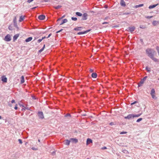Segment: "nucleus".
Returning <instances> with one entry per match:
<instances>
[{
	"label": "nucleus",
	"mask_w": 159,
	"mask_h": 159,
	"mask_svg": "<svg viewBox=\"0 0 159 159\" xmlns=\"http://www.w3.org/2000/svg\"><path fill=\"white\" fill-rule=\"evenodd\" d=\"M153 52H154V51L151 48H148L146 50V53L150 58L152 57L153 56H154V55L152 53Z\"/></svg>",
	"instance_id": "nucleus-1"
},
{
	"label": "nucleus",
	"mask_w": 159,
	"mask_h": 159,
	"mask_svg": "<svg viewBox=\"0 0 159 159\" xmlns=\"http://www.w3.org/2000/svg\"><path fill=\"white\" fill-rule=\"evenodd\" d=\"M147 76L144 77L143 79H141L140 81L138 83V88H139L142 86L143 84H144V81L146 80V79L147 78Z\"/></svg>",
	"instance_id": "nucleus-2"
},
{
	"label": "nucleus",
	"mask_w": 159,
	"mask_h": 159,
	"mask_svg": "<svg viewBox=\"0 0 159 159\" xmlns=\"http://www.w3.org/2000/svg\"><path fill=\"white\" fill-rule=\"evenodd\" d=\"M37 114L39 117V118L40 119H44V117L43 112L42 111H39L38 112Z\"/></svg>",
	"instance_id": "nucleus-3"
},
{
	"label": "nucleus",
	"mask_w": 159,
	"mask_h": 159,
	"mask_svg": "<svg viewBox=\"0 0 159 159\" xmlns=\"http://www.w3.org/2000/svg\"><path fill=\"white\" fill-rule=\"evenodd\" d=\"M4 40L7 42H9L11 40V35L9 34H7L5 37Z\"/></svg>",
	"instance_id": "nucleus-4"
},
{
	"label": "nucleus",
	"mask_w": 159,
	"mask_h": 159,
	"mask_svg": "<svg viewBox=\"0 0 159 159\" xmlns=\"http://www.w3.org/2000/svg\"><path fill=\"white\" fill-rule=\"evenodd\" d=\"M88 15L87 13H84L82 16V18L81 20H87L88 18Z\"/></svg>",
	"instance_id": "nucleus-5"
},
{
	"label": "nucleus",
	"mask_w": 159,
	"mask_h": 159,
	"mask_svg": "<svg viewBox=\"0 0 159 159\" xmlns=\"http://www.w3.org/2000/svg\"><path fill=\"white\" fill-rule=\"evenodd\" d=\"M13 22L14 27L17 28V30H19V27L17 24L16 18V16H15L13 19Z\"/></svg>",
	"instance_id": "nucleus-6"
},
{
	"label": "nucleus",
	"mask_w": 159,
	"mask_h": 159,
	"mask_svg": "<svg viewBox=\"0 0 159 159\" xmlns=\"http://www.w3.org/2000/svg\"><path fill=\"white\" fill-rule=\"evenodd\" d=\"M125 119H128L129 120H130L131 119H132L134 118V114H130L126 116H125L124 117Z\"/></svg>",
	"instance_id": "nucleus-7"
},
{
	"label": "nucleus",
	"mask_w": 159,
	"mask_h": 159,
	"mask_svg": "<svg viewBox=\"0 0 159 159\" xmlns=\"http://www.w3.org/2000/svg\"><path fill=\"white\" fill-rule=\"evenodd\" d=\"M91 30V29H89V30H88L80 32H78L77 33V35H81V34H86V33H87L88 32H89Z\"/></svg>",
	"instance_id": "nucleus-8"
},
{
	"label": "nucleus",
	"mask_w": 159,
	"mask_h": 159,
	"mask_svg": "<svg viewBox=\"0 0 159 159\" xmlns=\"http://www.w3.org/2000/svg\"><path fill=\"white\" fill-rule=\"evenodd\" d=\"M128 30L130 32L132 33L134 31L135 29V27L134 26H133L132 27H129L128 28Z\"/></svg>",
	"instance_id": "nucleus-9"
},
{
	"label": "nucleus",
	"mask_w": 159,
	"mask_h": 159,
	"mask_svg": "<svg viewBox=\"0 0 159 159\" xmlns=\"http://www.w3.org/2000/svg\"><path fill=\"white\" fill-rule=\"evenodd\" d=\"M1 80L3 83H7V79L5 76L3 75L1 77Z\"/></svg>",
	"instance_id": "nucleus-10"
},
{
	"label": "nucleus",
	"mask_w": 159,
	"mask_h": 159,
	"mask_svg": "<svg viewBox=\"0 0 159 159\" xmlns=\"http://www.w3.org/2000/svg\"><path fill=\"white\" fill-rule=\"evenodd\" d=\"M45 18V16L43 14L40 15L39 16L38 18L40 20H44Z\"/></svg>",
	"instance_id": "nucleus-11"
},
{
	"label": "nucleus",
	"mask_w": 159,
	"mask_h": 159,
	"mask_svg": "<svg viewBox=\"0 0 159 159\" xmlns=\"http://www.w3.org/2000/svg\"><path fill=\"white\" fill-rule=\"evenodd\" d=\"M93 140H92L90 138H88L86 140V145H88L89 144L92 143Z\"/></svg>",
	"instance_id": "nucleus-12"
},
{
	"label": "nucleus",
	"mask_w": 159,
	"mask_h": 159,
	"mask_svg": "<svg viewBox=\"0 0 159 159\" xmlns=\"http://www.w3.org/2000/svg\"><path fill=\"white\" fill-rule=\"evenodd\" d=\"M84 29V28L82 27H75L74 28V30L75 31H81Z\"/></svg>",
	"instance_id": "nucleus-13"
},
{
	"label": "nucleus",
	"mask_w": 159,
	"mask_h": 159,
	"mask_svg": "<svg viewBox=\"0 0 159 159\" xmlns=\"http://www.w3.org/2000/svg\"><path fill=\"white\" fill-rule=\"evenodd\" d=\"M70 140L71 141V142L73 143H76L78 142V139L76 138H71L70 139Z\"/></svg>",
	"instance_id": "nucleus-14"
},
{
	"label": "nucleus",
	"mask_w": 159,
	"mask_h": 159,
	"mask_svg": "<svg viewBox=\"0 0 159 159\" xmlns=\"http://www.w3.org/2000/svg\"><path fill=\"white\" fill-rule=\"evenodd\" d=\"M19 36V34H16L14 35L13 37V41L14 42L16 40Z\"/></svg>",
	"instance_id": "nucleus-15"
},
{
	"label": "nucleus",
	"mask_w": 159,
	"mask_h": 159,
	"mask_svg": "<svg viewBox=\"0 0 159 159\" xmlns=\"http://www.w3.org/2000/svg\"><path fill=\"white\" fill-rule=\"evenodd\" d=\"M158 5V3H157L155 4H153L151 5H150L149 7L148 8L149 9H152L155 7H156Z\"/></svg>",
	"instance_id": "nucleus-16"
},
{
	"label": "nucleus",
	"mask_w": 159,
	"mask_h": 159,
	"mask_svg": "<svg viewBox=\"0 0 159 159\" xmlns=\"http://www.w3.org/2000/svg\"><path fill=\"white\" fill-rule=\"evenodd\" d=\"M70 142V140L66 139L64 141V144L66 145H69Z\"/></svg>",
	"instance_id": "nucleus-17"
},
{
	"label": "nucleus",
	"mask_w": 159,
	"mask_h": 159,
	"mask_svg": "<svg viewBox=\"0 0 159 159\" xmlns=\"http://www.w3.org/2000/svg\"><path fill=\"white\" fill-rule=\"evenodd\" d=\"M120 4L121 6L125 7L126 6L125 2L124 0H120Z\"/></svg>",
	"instance_id": "nucleus-18"
},
{
	"label": "nucleus",
	"mask_w": 159,
	"mask_h": 159,
	"mask_svg": "<svg viewBox=\"0 0 159 159\" xmlns=\"http://www.w3.org/2000/svg\"><path fill=\"white\" fill-rule=\"evenodd\" d=\"M91 76L92 78H96L97 77V74L96 73H93L91 75Z\"/></svg>",
	"instance_id": "nucleus-19"
},
{
	"label": "nucleus",
	"mask_w": 159,
	"mask_h": 159,
	"mask_svg": "<svg viewBox=\"0 0 159 159\" xmlns=\"http://www.w3.org/2000/svg\"><path fill=\"white\" fill-rule=\"evenodd\" d=\"M32 39H33V38L31 37H29L28 38H27L25 40V41L26 42H29Z\"/></svg>",
	"instance_id": "nucleus-20"
},
{
	"label": "nucleus",
	"mask_w": 159,
	"mask_h": 159,
	"mask_svg": "<svg viewBox=\"0 0 159 159\" xmlns=\"http://www.w3.org/2000/svg\"><path fill=\"white\" fill-rule=\"evenodd\" d=\"M68 21V20L67 19H65L62 20V22L60 24V25H63L64 23L67 22Z\"/></svg>",
	"instance_id": "nucleus-21"
},
{
	"label": "nucleus",
	"mask_w": 159,
	"mask_h": 159,
	"mask_svg": "<svg viewBox=\"0 0 159 159\" xmlns=\"http://www.w3.org/2000/svg\"><path fill=\"white\" fill-rule=\"evenodd\" d=\"M21 81H20V84H22L25 82V80L24 76L22 75L21 77Z\"/></svg>",
	"instance_id": "nucleus-22"
},
{
	"label": "nucleus",
	"mask_w": 159,
	"mask_h": 159,
	"mask_svg": "<svg viewBox=\"0 0 159 159\" xmlns=\"http://www.w3.org/2000/svg\"><path fill=\"white\" fill-rule=\"evenodd\" d=\"M26 110H31L30 109V108L28 107H24L21 110L22 111H25Z\"/></svg>",
	"instance_id": "nucleus-23"
},
{
	"label": "nucleus",
	"mask_w": 159,
	"mask_h": 159,
	"mask_svg": "<svg viewBox=\"0 0 159 159\" xmlns=\"http://www.w3.org/2000/svg\"><path fill=\"white\" fill-rule=\"evenodd\" d=\"M154 56H153L152 57H151V58L152 60L156 62H158L159 61L155 57H154Z\"/></svg>",
	"instance_id": "nucleus-24"
},
{
	"label": "nucleus",
	"mask_w": 159,
	"mask_h": 159,
	"mask_svg": "<svg viewBox=\"0 0 159 159\" xmlns=\"http://www.w3.org/2000/svg\"><path fill=\"white\" fill-rule=\"evenodd\" d=\"M25 16H20V18L19 19V21L20 22H21L24 19Z\"/></svg>",
	"instance_id": "nucleus-25"
},
{
	"label": "nucleus",
	"mask_w": 159,
	"mask_h": 159,
	"mask_svg": "<svg viewBox=\"0 0 159 159\" xmlns=\"http://www.w3.org/2000/svg\"><path fill=\"white\" fill-rule=\"evenodd\" d=\"M75 14L76 16H81L82 15V14L81 13L79 12H76Z\"/></svg>",
	"instance_id": "nucleus-26"
},
{
	"label": "nucleus",
	"mask_w": 159,
	"mask_h": 159,
	"mask_svg": "<svg viewBox=\"0 0 159 159\" xmlns=\"http://www.w3.org/2000/svg\"><path fill=\"white\" fill-rule=\"evenodd\" d=\"M61 7H62V6L61 5H58L57 6H54V8L55 9L58 10V9H59V8H60Z\"/></svg>",
	"instance_id": "nucleus-27"
},
{
	"label": "nucleus",
	"mask_w": 159,
	"mask_h": 159,
	"mask_svg": "<svg viewBox=\"0 0 159 159\" xmlns=\"http://www.w3.org/2000/svg\"><path fill=\"white\" fill-rule=\"evenodd\" d=\"M145 70L148 72H150L151 70L150 68L148 67L147 66L146 67Z\"/></svg>",
	"instance_id": "nucleus-28"
},
{
	"label": "nucleus",
	"mask_w": 159,
	"mask_h": 159,
	"mask_svg": "<svg viewBox=\"0 0 159 159\" xmlns=\"http://www.w3.org/2000/svg\"><path fill=\"white\" fill-rule=\"evenodd\" d=\"M158 23V22L157 21L154 20L152 22V24L154 25H156Z\"/></svg>",
	"instance_id": "nucleus-29"
},
{
	"label": "nucleus",
	"mask_w": 159,
	"mask_h": 159,
	"mask_svg": "<svg viewBox=\"0 0 159 159\" xmlns=\"http://www.w3.org/2000/svg\"><path fill=\"white\" fill-rule=\"evenodd\" d=\"M8 29L10 30H12L13 29V26L12 24H11L8 26Z\"/></svg>",
	"instance_id": "nucleus-30"
},
{
	"label": "nucleus",
	"mask_w": 159,
	"mask_h": 159,
	"mask_svg": "<svg viewBox=\"0 0 159 159\" xmlns=\"http://www.w3.org/2000/svg\"><path fill=\"white\" fill-rule=\"evenodd\" d=\"M155 93V90L154 89H152L151 91L150 94H154Z\"/></svg>",
	"instance_id": "nucleus-31"
},
{
	"label": "nucleus",
	"mask_w": 159,
	"mask_h": 159,
	"mask_svg": "<svg viewBox=\"0 0 159 159\" xmlns=\"http://www.w3.org/2000/svg\"><path fill=\"white\" fill-rule=\"evenodd\" d=\"M143 6V4H139V5H136L134 7L135 8H137L139 7H142Z\"/></svg>",
	"instance_id": "nucleus-32"
},
{
	"label": "nucleus",
	"mask_w": 159,
	"mask_h": 159,
	"mask_svg": "<svg viewBox=\"0 0 159 159\" xmlns=\"http://www.w3.org/2000/svg\"><path fill=\"white\" fill-rule=\"evenodd\" d=\"M141 115V114H134V118L135 117H139Z\"/></svg>",
	"instance_id": "nucleus-33"
},
{
	"label": "nucleus",
	"mask_w": 159,
	"mask_h": 159,
	"mask_svg": "<svg viewBox=\"0 0 159 159\" xmlns=\"http://www.w3.org/2000/svg\"><path fill=\"white\" fill-rule=\"evenodd\" d=\"M65 117H71V115L69 113H67L66 115H65L64 116Z\"/></svg>",
	"instance_id": "nucleus-34"
},
{
	"label": "nucleus",
	"mask_w": 159,
	"mask_h": 159,
	"mask_svg": "<svg viewBox=\"0 0 159 159\" xmlns=\"http://www.w3.org/2000/svg\"><path fill=\"white\" fill-rule=\"evenodd\" d=\"M131 14V12L129 11V12H125L123 14V15H127Z\"/></svg>",
	"instance_id": "nucleus-35"
},
{
	"label": "nucleus",
	"mask_w": 159,
	"mask_h": 159,
	"mask_svg": "<svg viewBox=\"0 0 159 159\" xmlns=\"http://www.w3.org/2000/svg\"><path fill=\"white\" fill-rule=\"evenodd\" d=\"M71 19L72 20L74 21H76L77 20V18L76 17H72Z\"/></svg>",
	"instance_id": "nucleus-36"
},
{
	"label": "nucleus",
	"mask_w": 159,
	"mask_h": 159,
	"mask_svg": "<svg viewBox=\"0 0 159 159\" xmlns=\"http://www.w3.org/2000/svg\"><path fill=\"white\" fill-rule=\"evenodd\" d=\"M143 120V119L142 118H140L139 119H138L137 120H136V122H139L140 121H141L142 120Z\"/></svg>",
	"instance_id": "nucleus-37"
},
{
	"label": "nucleus",
	"mask_w": 159,
	"mask_h": 159,
	"mask_svg": "<svg viewBox=\"0 0 159 159\" xmlns=\"http://www.w3.org/2000/svg\"><path fill=\"white\" fill-rule=\"evenodd\" d=\"M156 50H157V52H158V55H159V46H157L156 47Z\"/></svg>",
	"instance_id": "nucleus-38"
},
{
	"label": "nucleus",
	"mask_w": 159,
	"mask_h": 159,
	"mask_svg": "<svg viewBox=\"0 0 159 159\" xmlns=\"http://www.w3.org/2000/svg\"><path fill=\"white\" fill-rule=\"evenodd\" d=\"M140 28L141 29H145L146 28V26L143 25H140L139 26Z\"/></svg>",
	"instance_id": "nucleus-39"
},
{
	"label": "nucleus",
	"mask_w": 159,
	"mask_h": 159,
	"mask_svg": "<svg viewBox=\"0 0 159 159\" xmlns=\"http://www.w3.org/2000/svg\"><path fill=\"white\" fill-rule=\"evenodd\" d=\"M138 102V101H134V102H132V103H131L130 104V105H132L134 104H135L137 103Z\"/></svg>",
	"instance_id": "nucleus-40"
},
{
	"label": "nucleus",
	"mask_w": 159,
	"mask_h": 159,
	"mask_svg": "<svg viewBox=\"0 0 159 159\" xmlns=\"http://www.w3.org/2000/svg\"><path fill=\"white\" fill-rule=\"evenodd\" d=\"M18 142H19V143L20 144H22V140L21 139H19L18 140Z\"/></svg>",
	"instance_id": "nucleus-41"
},
{
	"label": "nucleus",
	"mask_w": 159,
	"mask_h": 159,
	"mask_svg": "<svg viewBox=\"0 0 159 159\" xmlns=\"http://www.w3.org/2000/svg\"><path fill=\"white\" fill-rule=\"evenodd\" d=\"M152 17H153L152 16H146L145 17L146 18L148 19H150L152 18Z\"/></svg>",
	"instance_id": "nucleus-42"
},
{
	"label": "nucleus",
	"mask_w": 159,
	"mask_h": 159,
	"mask_svg": "<svg viewBox=\"0 0 159 159\" xmlns=\"http://www.w3.org/2000/svg\"><path fill=\"white\" fill-rule=\"evenodd\" d=\"M140 42L143 45L144 44V42H143V39H140Z\"/></svg>",
	"instance_id": "nucleus-43"
},
{
	"label": "nucleus",
	"mask_w": 159,
	"mask_h": 159,
	"mask_svg": "<svg viewBox=\"0 0 159 159\" xmlns=\"http://www.w3.org/2000/svg\"><path fill=\"white\" fill-rule=\"evenodd\" d=\"M127 133V132H125V131H122L120 133V134H126Z\"/></svg>",
	"instance_id": "nucleus-44"
},
{
	"label": "nucleus",
	"mask_w": 159,
	"mask_h": 159,
	"mask_svg": "<svg viewBox=\"0 0 159 159\" xmlns=\"http://www.w3.org/2000/svg\"><path fill=\"white\" fill-rule=\"evenodd\" d=\"M31 149L33 150H38V148L34 147H32Z\"/></svg>",
	"instance_id": "nucleus-45"
},
{
	"label": "nucleus",
	"mask_w": 159,
	"mask_h": 159,
	"mask_svg": "<svg viewBox=\"0 0 159 159\" xmlns=\"http://www.w3.org/2000/svg\"><path fill=\"white\" fill-rule=\"evenodd\" d=\"M44 50L43 48H42L40 50H39L38 52L40 53L41 52H42L43 50Z\"/></svg>",
	"instance_id": "nucleus-46"
},
{
	"label": "nucleus",
	"mask_w": 159,
	"mask_h": 159,
	"mask_svg": "<svg viewBox=\"0 0 159 159\" xmlns=\"http://www.w3.org/2000/svg\"><path fill=\"white\" fill-rule=\"evenodd\" d=\"M18 104L20 107H24V105L23 104H21L20 103H19Z\"/></svg>",
	"instance_id": "nucleus-47"
},
{
	"label": "nucleus",
	"mask_w": 159,
	"mask_h": 159,
	"mask_svg": "<svg viewBox=\"0 0 159 159\" xmlns=\"http://www.w3.org/2000/svg\"><path fill=\"white\" fill-rule=\"evenodd\" d=\"M50 1V0H43L42 1V2H49Z\"/></svg>",
	"instance_id": "nucleus-48"
},
{
	"label": "nucleus",
	"mask_w": 159,
	"mask_h": 159,
	"mask_svg": "<svg viewBox=\"0 0 159 159\" xmlns=\"http://www.w3.org/2000/svg\"><path fill=\"white\" fill-rule=\"evenodd\" d=\"M14 109L16 110L18 109L17 105V104L15 105V106L14 107Z\"/></svg>",
	"instance_id": "nucleus-49"
},
{
	"label": "nucleus",
	"mask_w": 159,
	"mask_h": 159,
	"mask_svg": "<svg viewBox=\"0 0 159 159\" xmlns=\"http://www.w3.org/2000/svg\"><path fill=\"white\" fill-rule=\"evenodd\" d=\"M122 152H123L124 153H125L126 154H127L128 152V151L126 150H124L123 151H122Z\"/></svg>",
	"instance_id": "nucleus-50"
},
{
	"label": "nucleus",
	"mask_w": 159,
	"mask_h": 159,
	"mask_svg": "<svg viewBox=\"0 0 159 159\" xmlns=\"http://www.w3.org/2000/svg\"><path fill=\"white\" fill-rule=\"evenodd\" d=\"M119 27V26L118 25H114V26H113L112 27V28H116L118 27Z\"/></svg>",
	"instance_id": "nucleus-51"
},
{
	"label": "nucleus",
	"mask_w": 159,
	"mask_h": 159,
	"mask_svg": "<svg viewBox=\"0 0 159 159\" xmlns=\"http://www.w3.org/2000/svg\"><path fill=\"white\" fill-rule=\"evenodd\" d=\"M32 99L34 100H36L37 99V98L35 96H32Z\"/></svg>",
	"instance_id": "nucleus-52"
},
{
	"label": "nucleus",
	"mask_w": 159,
	"mask_h": 159,
	"mask_svg": "<svg viewBox=\"0 0 159 159\" xmlns=\"http://www.w3.org/2000/svg\"><path fill=\"white\" fill-rule=\"evenodd\" d=\"M42 39H38L37 41V42L38 43H40V42H41L42 41Z\"/></svg>",
	"instance_id": "nucleus-53"
},
{
	"label": "nucleus",
	"mask_w": 159,
	"mask_h": 159,
	"mask_svg": "<svg viewBox=\"0 0 159 159\" xmlns=\"http://www.w3.org/2000/svg\"><path fill=\"white\" fill-rule=\"evenodd\" d=\"M62 30H63L62 29H61L60 30H59L58 31H57L56 33H59L61 32L62 31Z\"/></svg>",
	"instance_id": "nucleus-54"
},
{
	"label": "nucleus",
	"mask_w": 159,
	"mask_h": 159,
	"mask_svg": "<svg viewBox=\"0 0 159 159\" xmlns=\"http://www.w3.org/2000/svg\"><path fill=\"white\" fill-rule=\"evenodd\" d=\"M101 149L102 150L106 149H107V148L105 146H104Z\"/></svg>",
	"instance_id": "nucleus-55"
},
{
	"label": "nucleus",
	"mask_w": 159,
	"mask_h": 159,
	"mask_svg": "<svg viewBox=\"0 0 159 159\" xmlns=\"http://www.w3.org/2000/svg\"><path fill=\"white\" fill-rule=\"evenodd\" d=\"M34 0H28L27 2L29 3H30L31 2H32Z\"/></svg>",
	"instance_id": "nucleus-56"
},
{
	"label": "nucleus",
	"mask_w": 159,
	"mask_h": 159,
	"mask_svg": "<svg viewBox=\"0 0 159 159\" xmlns=\"http://www.w3.org/2000/svg\"><path fill=\"white\" fill-rule=\"evenodd\" d=\"M55 154H56V152H55V151H53L52 153V155L53 156L55 155Z\"/></svg>",
	"instance_id": "nucleus-57"
},
{
	"label": "nucleus",
	"mask_w": 159,
	"mask_h": 159,
	"mask_svg": "<svg viewBox=\"0 0 159 159\" xmlns=\"http://www.w3.org/2000/svg\"><path fill=\"white\" fill-rule=\"evenodd\" d=\"M114 125V123L113 122H111L109 123V125Z\"/></svg>",
	"instance_id": "nucleus-58"
},
{
	"label": "nucleus",
	"mask_w": 159,
	"mask_h": 159,
	"mask_svg": "<svg viewBox=\"0 0 159 159\" xmlns=\"http://www.w3.org/2000/svg\"><path fill=\"white\" fill-rule=\"evenodd\" d=\"M15 100L14 99H13V100H12L11 101V103H15Z\"/></svg>",
	"instance_id": "nucleus-59"
},
{
	"label": "nucleus",
	"mask_w": 159,
	"mask_h": 159,
	"mask_svg": "<svg viewBox=\"0 0 159 159\" xmlns=\"http://www.w3.org/2000/svg\"><path fill=\"white\" fill-rule=\"evenodd\" d=\"M93 71H94V70L93 69H90L89 70V71L90 72H93Z\"/></svg>",
	"instance_id": "nucleus-60"
},
{
	"label": "nucleus",
	"mask_w": 159,
	"mask_h": 159,
	"mask_svg": "<svg viewBox=\"0 0 159 159\" xmlns=\"http://www.w3.org/2000/svg\"><path fill=\"white\" fill-rule=\"evenodd\" d=\"M152 97L153 98H154V97H155V95H154V94H151Z\"/></svg>",
	"instance_id": "nucleus-61"
},
{
	"label": "nucleus",
	"mask_w": 159,
	"mask_h": 159,
	"mask_svg": "<svg viewBox=\"0 0 159 159\" xmlns=\"http://www.w3.org/2000/svg\"><path fill=\"white\" fill-rule=\"evenodd\" d=\"M52 35V34L50 33L48 35V36L47 37V38H49Z\"/></svg>",
	"instance_id": "nucleus-62"
},
{
	"label": "nucleus",
	"mask_w": 159,
	"mask_h": 159,
	"mask_svg": "<svg viewBox=\"0 0 159 159\" xmlns=\"http://www.w3.org/2000/svg\"><path fill=\"white\" fill-rule=\"evenodd\" d=\"M46 38H47V37H46V36H44V37H43L42 38V39L43 40L44 39H46Z\"/></svg>",
	"instance_id": "nucleus-63"
},
{
	"label": "nucleus",
	"mask_w": 159,
	"mask_h": 159,
	"mask_svg": "<svg viewBox=\"0 0 159 159\" xmlns=\"http://www.w3.org/2000/svg\"><path fill=\"white\" fill-rule=\"evenodd\" d=\"M38 7H33V8H31V9L32 10H34L35 9H36V8H37Z\"/></svg>",
	"instance_id": "nucleus-64"
}]
</instances>
